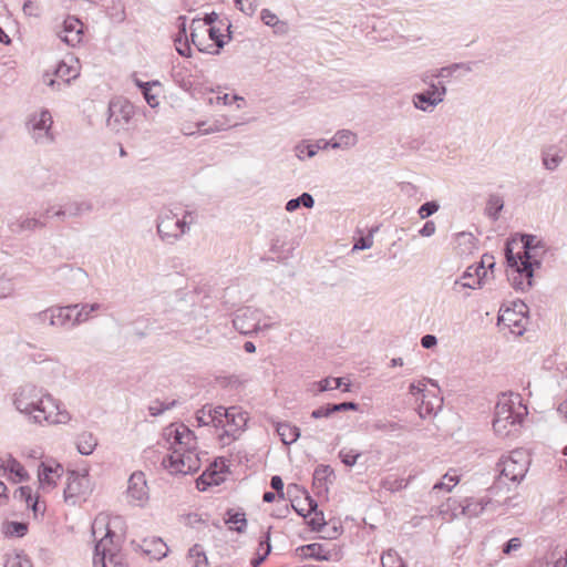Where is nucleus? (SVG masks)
Wrapping results in <instances>:
<instances>
[{
	"instance_id": "58",
	"label": "nucleus",
	"mask_w": 567,
	"mask_h": 567,
	"mask_svg": "<svg viewBox=\"0 0 567 567\" xmlns=\"http://www.w3.org/2000/svg\"><path fill=\"white\" fill-rule=\"evenodd\" d=\"M42 371H51L52 373L60 375L64 373V368L61 363L53 360H44Z\"/></svg>"
},
{
	"instance_id": "46",
	"label": "nucleus",
	"mask_w": 567,
	"mask_h": 567,
	"mask_svg": "<svg viewBox=\"0 0 567 567\" xmlns=\"http://www.w3.org/2000/svg\"><path fill=\"white\" fill-rule=\"evenodd\" d=\"M430 75L429 73H425L422 75V81L426 84H429V89L426 90L430 94H432V96H435L434 94H437V93H441V91L443 90V93L441 94V97H442V102L444 101V97L446 95V92H447V89L446 86L439 82V83H434L432 81H430Z\"/></svg>"
},
{
	"instance_id": "36",
	"label": "nucleus",
	"mask_w": 567,
	"mask_h": 567,
	"mask_svg": "<svg viewBox=\"0 0 567 567\" xmlns=\"http://www.w3.org/2000/svg\"><path fill=\"white\" fill-rule=\"evenodd\" d=\"M260 19L262 22L274 28L275 33H282L284 32V22L279 19V17L270 11L269 9H264L260 13Z\"/></svg>"
},
{
	"instance_id": "7",
	"label": "nucleus",
	"mask_w": 567,
	"mask_h": 567,
	"mask_svg": "<svg viewBox=\"0 0 567 567\" xmlns=\"http://www.w3.org/2000/svg\"><path fill=\"white\" fill-rule=\"evenodd\" d=\"M528 307L523 301H514L508 307H502L499 310L497 323L507 328L511 333L522 336L528 323Z\"/></svg>"
},
{
	"instance_id": "13",
	"label": "nucleus",
	"mask_w": 567,
	"mask_h": 567,
	"mask_svg": "<svg viewBox=\"0 0 567 567\" xmlns=\"http://www.w3.org/2000/svg\"><path fill=\"white\" fill-rule=\"evenodd\" d=\"M258 309L246 307L236 311L233 319L234 328L241 334H250L266 330L272 326L269 319H262Z\"/></svg>"
},
{
	"instance_id": "12",
	"label": "nucleus",
	"mask_w": 567,
	"mask_h": 567,
	"mask_svg": "<svg viewBox=\"0 0 567 567\" xmlns=\"http://www.w3.org/2000/svg\"><path fill=\"white\" fill-rule=\"evenodd\" d=\"M93 491L89 470L82 472H69L66 478V486L63 491L64 501L69 505H76L80 498H86Z\"/></svg>"
},
{
	"instance_id": "19",
	"label": "nucleus",
	"mask_w": 567,
	"mask_h": 567,
	"mask_svg": "<svg viewBox=\"0 0 567 567\" xmlns=\"http://www.w3.org/2000/svg\"><path fill=\"white\" fill-rule=\"evenodd\" d=\"M300 556L313 558L317 560L339 561L341 559L340 549L337 546L327 547L323 544L312 543L297 548Z\"/></svg>"
},
{
	"instance_id": "28",
	"label": "nucleus",
	"mask_w": 567,
	"mask_h": 567,
	"mask_svg": "<svg viewBox=\"0 0 567 567\" xmlns=\"http://www.w3.org/2000/svg\"><path fill=\"white\" fill-rule=\"evenodd\" d=\"M65 205L68 218H78L93 212V203L89 199L73 200Z\"/></svg>"
},
{
	"instance_id": "29",
	"label": "nucleus",
	"mask_w": 567,
	"mask_h": 567,
	"mask_svg": "<svg viewBox=\"0 0 567 567\" xmlns=\"http://www.w3.org/2000/svg\"><path fill=\"white\" fill-rule=\"evenodd\" d=\"M143 550L151 558L159 560L167 555L168 548L161 538H153L144 542Z\"/></svg>"
},
{
	"instance_id": "6",
	"label": "nucleus",
	"mask_w": 567,
	"mask_h": 567,
	"mask_svg": "<svg viewBox=\"0 0 567 567\" xmlns=\"http://www.w3.org/2000/svg\"><path fill=\"white\" fill-rule=\"evenodd\" d=\"M196 24H200V21L193 20L190 25V40L196 48L206 53L217 54L219 50L225 45L223 29L229 30L230 25L223 21H219V25H210L200 28L202 33L198 31Z\"/></svg>"
},
{
	"instance_id": "52",
	"label": "nucleus",
	"mask_w": 567,
	"mask_h": 567,
	"mask_svg": "<svg viewBox=\"0 0 567 567\" xmlns=\"http://www.w3.org/2000/svg\"><path fill=\"white\" fill-rule=\"evenodd\" d=\"M175 405H176V401H172V402H167V403L161 402V401H154L150 405L148 411L152 416H158L162 413H164L165 411L171 410Z\"/></svg>"
},
{
	"instance_id": "27",
	"label": "nucleus",
	"mask_w": 567,
	"mask_h": 567,
	"mask_svg": "<svg viewBox=\"0 0 567 567\" xmlns=\"http://www.w3.org/2000/svg\"><path fill=\"white\" fill-rule=\"evenodd\" d=\"M442 93L443 90L441 93L434 94L435 96H432L427 91L416 93L412 97L413 105L417 110L431 113L440 103H442Z\"/></svg>"
},
{
	"instance_id": "33",
	"label": "nucleus",
	"mask_w": 567,
	"mask_h": 567,
	"mask_svg": "<svg viewBox=\"0 0 567 567\" xmlns=\"http://www.w3.org/2000/svg\"><path fill=\"white\" fill-rule=\"evenodd\" d=\"M78 305L79 307L76 309H79V311L72 321L73 327L86 322L91 318L93 312L99 311L102 308V305L97 302Z\"/></svg>"
},
{
	"instance_id": "55",
	"label": "nucleus",
	"mask_w": 567,
	"mask_h": 567,
	"mask_svg": "<svg viewBox=\"0 0 567 567\" xmlns=\"http://www.w3.org/2000/svg\"><path fill=\"white\" fill-rule=\"evenodd\" d=\"M200 21V24H196L198 28V31H200V28H206L210 25H219V17L216 12L206 13L203 19H197Z\"/></svg>"
},
{
	"instance_id": "49",
	"label": "nucleus",
	"mask_w": 567,
	"mask_h": 567,
	"mask_svg": "<svg viewBox=\"0 0 567 567\" xmlns=\"http://www.w3.org/2000/svg\"><path fill=\"white\" fill-rule=\"evenodd\" d=\"M360 456L361 454L352 449H342L339 452L341 462L347 466H353Z\"/></svg>"
},
{
	"instance_id": "32",
	"label": "nucleus",
	"mask_w": 567,
	"mask_h": 567,
	"mask_svg": "<svg viewBox=\"0 0 567 567\" xmlns=\"http://www.w3.org/2000/svg\"><path fill=\"white\" fill-rule=\"evenodd\" d=\"M97 445L96 437L90 432H82L76 437V450L82 455H91Z\"/></svg>"
},
{
	"instance_id": "50",
	"label": "nucleus",
	"mask_w": 567,
	"mask_h": 567,
	"mask_svg": "<svg viewBox=\"0 0 567 567\" xmlns=\"http://www.w3.org/2000/svg\"><path fill=\"white\" fill-rule=\"evenodd\" d=\"M318 391L324 392L330 390H336L341 388V378H324L317 382Z\"/></svg>"
},
{
	"instance_id": "34",
	"label": "nucleus",
	"mask_w": 567,
	"mask_h": 567,
	"mask_svg": "<svg viewBox=\"0 0 567 567\" xmlns=\"http://www.w3.org/2000/svg\"><path fill=\"white\" fill-rule=\"evenodd\" d=\"M227 122H228L227 118L216 120L208 126H206L205 122H199V123H197V126H198V131L202 135H208V134H213V133L223 132V131H226L228 128H231V127H235L238 125L237 123L229 125V124H227Z\"/></svg>"
},
{
	"instance_id": "42",
	"label": "nucleus",
	"mask_w": 567,
	"mask_h": 567,
	"mask_svg": "<svg viewBox=\"0 0 567 567\" xmlns=\"http://www.w3.org/2000/svg\"><path fill=\"white\" fill-rule=\"evenodd\" d=\"M382 567H406L401 556L393 549L386 550L381 557Z\"/></svg>"
},
{
	"instance_id": "60",
	"label": "nucleus",
	"mask_w": 567,
	"mask_h": 567,
	"mask_svg": "<svg viewBox=\"0 0 567 567\" xmlns=\"http://www.w3.org/2000/svg\"><path fill=\"white\" fill-rule=\"evenodd\" d=\"M332 414H333L332 404H327V405L319 406L318 409L313 410L311 412V417H313V419L329 417Z\"/></svg>"
},
{
	"instance_id": "47",
	"label": "nucleus",
	"mask_w": 567,
	"mask_h": 567,
	"mask_svg": "<svg viewBox=\"0 0 567 567\" xmlns=\"http://www.w3.org/2000/svg\"><path fill=\"white\" fill-rule=\"evenodd\" d=\"M42 217L44 219H50L52 217H56L60 220H64L65 218H68L65 205L58 206V207L56 206H48L43 210Z\"/></svg>"
},
{
	"instance_id": "59",
	"label": "nucleus",
	"mask_w": 567,
	"mask_h": 567,
	"mask_svg": "<svg viewBox=\"0 0 567 567\" xmlns=\"http://www.w3.org/2000/svg\"><path fill=\"white\" fill-rule=\"evenodd\" d=\"M27 532V525L19 522H11L8 526L7 534L23 536Z\"/></svg>"
},
{
	"instance_id": "31",
	"label": "nucleus",
	"mask_w": 567,
	"mask_h": 567,
	"mask_svg": "<svg viewBox=\"0 0 567 567\" xmlns=\"http://www.w3.org/2000/svg\"><path fill=\"white\" fill-rule=\"evenodd\" d=\"M472 64L471 62H458V63H452L447 66H443L439 69L434 74H432V78H439V79H450L455 76V74L458 71H464L466 73L472 72Z\"/></svg>"
},
{
	"instance_id": "64",
	"label": "nucleus",
	"mask_w": 567,
	"mask_h": 567,
	"mask_svg": "<svg viewBox=\"0 0 567 567\" xmlns=\"http://www.w3.org/2000/svg\"><path fill=\"white\" fill-rule=\"evenodd\" d=\"M530 567H553L550 553H547L544 557L534 560Z\"/></svg>"
},
{
	"instance_id": "8",
	"label": "nucleus",
	"mask_w": 567,
	"mask_h": 567,
	"mask_svg": "<svg viewBox=\"0 0 567 567\" xmlns=\"http://www.w3.org/2000/svg\"><path fill=\"white\" fill-rule=\"evenodd\" d=\"M53 118L49 110L41 109L29 115L25 126L35 144L48 145L53 142Z\"/></svg>"
},
{
	"instance_id": "51",
	"label": "nucleus",
	"mask_w": 567,
	"mask_h": 567,
	"mask_svg": "<svg viewBox=\"0 0 567 567\" xmlns=\"http://www.w3.org/2000/svg\"><path fill=\"white\" fill-rule=\"evenodd\" d=\"M430 383L431 385L435 386V388H439L437 385V382L433 379H429V378H425L416 383H411L410 386H409V391L412 395H416V394H425V388H426V384Z\"/></svg>"
},
{
	"instance_id": "43",
	"label": "nucleus",
	"mask_w": 567,
	"mask_h": 567,
	"mask_svg": "<svg viewBox=\"0 0 567 567\" xmlns=\"http://www.w3.org/2000/svg\"><path fill=\"white\" fill-rule=\"evenodd\" d=\"M4 567H32V564L22 553H13L7 555Z\"/></svg>"
},
{
	"instance_id": "53",
	"label": "nucleus",
	"mask_w": 567,
	"mask_h": 567,
	"mask_svg": "<svg viewBox=\"0 0 567 567\" xmlns=\"http://www.w3.org/2000/svg\"><path fill=\"white\" fill-rule=\"evenodd\" d=\"M439 208L440 205L436 202H426L423 205H421V207L417 210V214L421 219H425L431 215L435 214L439 210Z\"/></svg>"
},
{
	"instance_id": "4",
	"label": "nucleus",
	"mask_w": 567,
	"mask_h": 567,
	"mask_svg": "<svg viewBox=\"0 0 567 567\" xmlns=\"http://www.w3.org/2000/svg\"><path fill=\"white\" fill-rule=\"evenodd\" d=\"M527 413L519 394H501L495 406L494 432L501 437L517 433Z\"/></svg>"
},
{
	"instance_id": "24",
	"label": "nucleus",
	"mask_w": 567,
	"mask_h": 567,
	"mask_svg": "<svg viewBox=\"0 0 567 567\" xmlns=\"http://www.w3.org/2000/svg\"><path fill=\"white\" fill-rule=\"evenodd\" d=\"M454 249L460 256H468L477 249V239L472 233H457L454 237Z\"/></svg>"
},
{
	"instance_id": "54",
	"label": "nucleus",
	"mask_w": 567,
	"mask_h": 567,
	"mask_svg": "<svg viewBox=\"0 0 567 567\" xmlns=\"http://www.w3.org/2000/svg\"><path fill=\"white\" fill-rule=\"evenodd\" d=\"M305 502H306L307 507H305V506L298 507L295 504H292V507L300 516L306 518L307 516L311 515L312 512L316 511L317 504L309 497H306Z\"/></svg>"
},
{
	"instance_id": "44",
	"label": "nucleus",
	"mask_w": 567,
	"mask_h": 567,
	"mask_svg": "<svg viewBox=\"0 0 567 567\" xmlns=\"http://www.w3.org/2000/svg\"><path fill=\"white\" fill-rule=\"evenodd\" d=\"M228 519L226 520L227 524L231 525V529L243 533L246 528L247 520L244 513H231L228 512Z\"/></svg>"
},
{
	"instance_id": "26",
	"label": "nucleus",
	"mask_w": 567,
	"mask_h": 567,
	"mask_svg": "<svg viewBox=\"0 0 567 567\" xmlns=\"http://www.w3.org/2000/svg\"><path fill=\"white\" fill-rule=\"evenodd\" d=\"M336 475L329 465H319L313 473V484L319 493H328L329 486L333 484Z\"/></svg>"
},
{
	"instance_id": "30",
	"label": "nucleus",
	"mask_w": 567,
	"mask_h": 567,
	"mask_svg": "<svg viewBox=\"0 0 567 567\" xmlns=\"http://www.w3.org/2000/svg\"><path fill=\"white\" fill-rule=\"evenodd\" d=\"M58 79L62 80L64 84H69L72 79H75L80 74L78 61L74 64H70L66 61H61L54 71Z\"/></svg>"
},
{
	"instance_id": "18",
	"label": "nucleus",
	"mask_w": 567,
	"mask_h": 567,
	"mask_svg": "<svg viewBox=\"0 0 567 567\" xmlns=\"http://www.w3.org/2000/svg\"><path fill=\"white\" fill-rule=\"evenodd\" d=\"M247 420V414L241 412L238 408H229L227 417L225 419V423L223 425L224 432L220 434V440L223 442H226L225 439L236 440L240 431L245 427Z\"/></svg>"
},
{
	"instance_id": "22",
	"label": "nucleus",
	"mask_w": 567,
	"mask_h": 567,
	"mask_svg": "<svg viewBox=\"0 0 567 567\" xmlns=\"http://www.w3.org/2000/svg\"><path fill=\"white\" fill-rule=\"evenodd\" d=\"M63 468L60 464L51 466L41 463L38 470L39 485L42 491H51L56 486L58 480L61 477Z\"/></svg>"
},
{
	"instance_id": "56",
	"label": "nucleus",
	"mask_w": 567,
	"mask_h": 567,
	"mask_svg": "<svg viewBox=\"0 0 567 567\" xmlns=\"http://www.w3.org/2000/svg\"><path fill=\"white\" fill-rule=\"evenodd\" d=\"M237 8L251 16L256 11V0H235Z\"/></svg>"
},
{
	"instance_id": "5",
	"label": "nucleus",
	"mask_w": 567,
	"mask_h": 567,
	"mask_svg": "<svg viewBox=\"0 0 567 567\" xmlns=\"http://www.w3.org/2000/svg\"><path fill=\"white\" fill-rule=\"evenodd\" d=\"M197 220V214L189 209L181 213L173 209H162L156 218V230L159 239L166 244H175L190 231Z\"/></svg>"
},
{
	"instance_id": "63",
	"label": "nucleus",
	"mask_w": 567,
	"mask_h": 567,
	"mask_svg": "<svg viewBox=\"0 0 567 567\" xmlns=\"http://www.w3.org/2000/svg\"><path fill=\"white\" fill-rule=\"evenodd\" d=\"M373 245V237H360L353 245V250H364L371 248Z\"/></svg>"
},
{
	"instance_id": "41",
	"label": "nucleus",
	"mask_w": 567,
	"mask_h": 567,
	"mask_svg": "<svg viewBox=\"0 0 567 567\" xmlns=\"http://www.w3.org/2000/svg\"><path fill=\"white\" fill-rule=\"evenodd\" d=\"M513 269V274H512V284H513V287L517 290H526V289H529L532 287V278L533 277H527L524 272L522 275H519L517 267H511Z\"/></svg>"
},
{
	"instance_id": "38",
	"label": "nucleus",
	"mask_w": 567,
	"mask_h": 567,
	"mask_svg": "<svg viewBox=\"0 0 567 567\" xmlns=\"http://www.w3.org/2000/svg\"><path fill=\"white\" fill-rule=\"evenodd\" d=\"M315 205V199L309 193H303L301 196L297 198H292L286 203V210L293 212L300 206L306 208H312Z\"/></svg>"
},
{
	"instance_id": "15",
	"label": "nucleus",
	"mask_w": 567,
	"mask_h": 567,
	"mask_svg": "<svg viewBox=\"0 0 567 567\" xmlns=\"http://www.w3.org/2000/svg\"><path fill=\"white\" fill-rule=\"evenodd\" d=\"M492 256L483 255L478 265H472L466 268L463 275L457 278L453 284V290L458 292L462 288L480 289L487 277L488 271L484 270L483 276H480V270L484 269L485 261L491 260Z\"/></svg>"
},
{
	"instance_id": "9",
	"label": "nucleus",
	"mask_w": 567,
	"mask_h": 567,
	"mask_svg": "<svg viewBox=\"0 0 567 567\" xmlns=\"http://www.w3.org/2000/svg\"><path fill=\"white\" fill-rule=\"evenodd\" d=\"M134 113V106L127 100L122 97L111 100L107 107V128L116 134L126 132Z\"/></svg>"
},
{
	"instance_id": "40",
	"label": "nucleus",
	"mask_w": 567,
	"mask_h": 567,
	"mask_svg": "<svg viewBox=\"0 0 567 567\" xmlns=\"http://www.w3.org/2000/svg\"><path fill=\"white\" fill-rule=\"evenodd\" d=\"M209 421L212 422V425L216 429L221 427L225 423V419L227 417L228 409L219 405V406H212L209 405Z\"/></svg>"
},
{
	"instance_id": "1",
	"label": "nucleus",
	"mask_w": 567,
	"mask_h": 567,
	"mask_svg": "<svg viewBox=\"0 0 567 567\" xmlns=\"http://www.w3.org/2000/svg\"><path fill=\"white\" fill-rule=\"evenodd\" d=\"M11 401L14 410L32 425H65L72 420L71 413L60 399L45 388L31 382L18 386Z\"/></svg>"
},
{
	"instance_id": "17",
	"label": "nucleus",
	"mask_w": 567,
	"mask_h": 567,
	"mask_svg": "<svg viewBox=\"0 0 567 567\" xmlns=\"http://www.w3.org/2000/svg\"><path fill=\"white\" fill-rule=\"evenodd\" d=\"M567 155V143L560 140L558 143L542 147L540 158L543 167L548 172H555Z\"/></svg>"
},
{
	"instance_id": "48",
	"label": "nucleus",
	"mask_w": 567,
	"mask_h": 567,
	"mask_svg": "<svg viewBox=\"0 0 567 567\" xmlns=\"http://www.w3.org/2000/svg\"><path fill=\"white\" fill-rule=\"evenodd\" d=\"M503 200L498 196L489 197L486 206V213L493 219L498 217V213L503 209Z\"/></svg>"
},
{
	"instance_id": "25",
	"label": "nucleus",
	"mask_w": 567,
	"mask_h": 567,
	"mask_svg": "<svg viewBox=\"0 0 567 567\" xmlns=\"http://www.w3.org/2000/svg\"><path fill=\"white\" fill-rule=\"evenodd\" d=\"M357 143L358 136L354 132L350 130H340L333 135V137L329 142H324L322 147L347 150L353 147Z\"/></svg>"
},
{
	"instance_id": "35",
	"label": "nucleus",
	"mask_w": 567,
	"mask_h": 567,
	"mask_svg": "<svg viewBox=\"0 0 567 567\" xmlns=\"http://www.w3.org/2000/svg\"><path fill=\"white\" fill-rule=\"evenodd\" d=\"M460 482L455 470H450L440 482L433 486V491L451 492Z\"/></svg>"
},
{
	"instance_id": "16",
	"label": "nucleus",
	"mask_w": 567,
	"mask_h": 567,
	"mask_svg": "<svg viewBox=\"0 0 567 567\" xmlns=\"http://www.w3.org/2000/svg\"><path fill=\"white\" fill-rule=\"evenodd\" d=\"M126 497L128 503L134 506L143 507L148 498V487L145 474L143 472H134L127 482Z\"/></svg>"
},
{
	"instance_id": "62",
	"label": "nucleus",
	"mask_w": 567,
	"mask_h": 567,
	"mask_svg": "<svg viewBox=\"0 0 567 567\" xmlns=\"http://www.w3.org/2000/svg\"><path fill=\"white\" fill-rule=\"evenodd\" d=\"M522 547V540L518 537L511 538L503 547V553L508 555Z\"/></svg>"
},
{
	"instance_id": "57",
	"label": "nucleus",
	"mask_w": 567,
	"mask_h": 567,
	"mask_svg": "<svg viewBox=\"0 0 567 567\" xmlns=\"http://www.w3.org/2000/svg\"><path fill=\"white\" fill-rule=\"evenodd\" d=\"M209 405H205L196 412V421L199 426L212 425V422L209 421Z\"/></svg>"
},
{
	"instance_id": "3",
	"label": "nucleus",
	"mask_w": 567,
	"mask_h": 567,
	"mask_svg": "<svg viewBox=\"0 0 567 567\" xmlns=\"http://www.w3.org/2000/svg\"><path fill=\"white\" fill-rule=\"evenodd\" d=\"M94 538L102 537L96 542L93 556V567H127L125 556L120 545L114 542L115 533L109 527V515L99 514L92 524Z\"/></svg>"
},
{
	"instance_id": "14",
	"label": "nucleus",
	"mask_w": 567,
	"mask_h": 567,
	"mask_svg": "<svg viewBox=\"0 0 567 567\" xmlns=\"http://www.w3.org/2000/svg\"><path fill=\"white\" fill-rule=\"evenodd\" d=\"M79 305H69L64 307H50L42 311L32 313L29 321L32 326H44L52 328H62L71 320L69 310L78 308Z\"/></svg>"
},
{
	"instance_id": "11",
	"label": "nucleus",
	"mask_w": 567,
	"mask_h": 567,
	"mask_svg": "<svg viewBox=\"0 0 567 567\" xmlns=\"http://www.w3.org/2000/svg\"><path fill=\"white\" fill-rule=\"evenodd\" d=\"M535 237L532 235H524L522 237L523 252H513L509 244L506 245V260L509 267H517L519 275L523 272L527 277H533L534 267H539L540 262L532 256L530 250L535 248Z\"/></svg>"
},
{
	"instance_id": "2",
	"label": "nucleus",
	"mask_w": 567,
	"mask_h": 567,
	"mask_svg": "<svg viewBox=\"0 0 567 567\" xmlns=\"http://www.w3.org/2000/svg\"><path fill=\"white\" fill-rule=\"evenodd\" d=\"M163 436L171 453L163 458L162 465L171 474H190L200 468L202 458L197 452V439L184 424H171L164 429Z\"/></svg>"
},
{
	"instance_id": "20",
	"label": "nucleus",
	"mask_w": 567,
	"mask_h": 567,
	"mask_svg": "<svg viewBox=\"0 0 567 567\" xmlns=\"http://www.w3.org/2000/svg\"><path fill=\"white\" fill-rule=\"evenodd\" d=\"M462 514L467 517H477L488 508L495 511L496 503L492 502L491 497L482 496L478 498L466 497L461 503Z\"/></svg>"
},
{
	"instance_id": "23",
	"label": "nucleus",
	"mask_w": 567,
	"mask_h": 567,
	"mask_svg": "<svg viewBox=\"0 0 567 567\" xmlns=\"http://www.w3.org/2000/svg\"><path fill=\"white\" fill-rule=\"evenodd\" d=\"M47 226L45 220L35 216L23 215L9 221L8 227L12 234L21 235L25 231H34Z\"/></svg>"
},
{
	"instance_id": "39",
	"label": "nucleus",
	"mask_w": 567,
	"mask_h": 567,
	"mask_svg": "<svg viewBox=\"0 0 567 567\" xmlns=\"http://www.w3.org/2000/svg\"><path fill=\"white\" fill-rule=\"evenodd\" d=\"M188 558L193 561V567H207L208 559L203 547L198 544H195L188 550Z\"/></svg>"
},
{
	"instance_id": "45",
	"label": "nucleus",
	"mask_w": 567,
	"mask_h": 567,
	"mask_svg": "<svg viewBox=\"0 0 567 567\" xmlns=\"http://www.w3.org/2000/svg\"><path fill=\"white\" fill-rule=\"evenodd\" d=\"M7 468L17 477L18 482L28 480L29 475L24 467L14 458H10Z\"/></svg>"
},
{
	"instance_id": "21",
	"label": "nucleus",
	"mask_w": 567,
	"mask_h": 567,
	"mask_svg": "<svg viewBox=\"0 0 567 567\" xmlns=\"http://www.w3.org/2000/svg\"><path fill=\"white\" fill-rule=\"evenodd\" d=\"M82 22L75 17H68L63 21L62 30L58 37L66 44L74 47L82 40Z\"/></svg>"
},
{
	"instance_id": "37",
	"label": "nucleus",
	"mask_w": 567,
	"mask_h": 567,
	"mask_svg": "<svg viewBox=\"0 0 567 567\" xmlns=\"http://www.w3.org/2000/svg\"><path fill=\"white\" fill-rule=\"evenodd\" d=\"M426 394H423L421 404L419 405V414L421 417L431 415L436 409L441 408L442 399L437 395H433V400L425 401Z\"/></svg>"
},
{
	"instance_id": "61",
	"label": "nucleus",
	"mask_w": 567,
	"mask_h": 567,
	"mask_svg": "<svg viewBox=\"0 0 567 567\" xmlns=\"http://www.w3.org/2000/svg\"><path fill=\"white\" fill-rule=\"evenodd\" d=\"M260 549H262L264 553L261 555L259 554L256 558H254L251 560V565L254 567H258L265 560V558L268 556V554L270 553L271 547H270L268 540H266L265 543L260 542Z\"/></svg>"
},
{
	"instance_id": "10",
	"label": "nucleus",
	"mask_w": 567,
	"mask_h": 567,
	"mask_svg": "<svg viewBox=\"0 0 567 567\" xmlns=\"http://www.w3.org/2000/svg\"><path fill=\"white\" fill-rule=\"evenodd\" d=\"M529 463V456L526 451L515 450L499 460L497 468L501 477L512 482H519L525 477Z\"/></svg>"
}]
</instances>
